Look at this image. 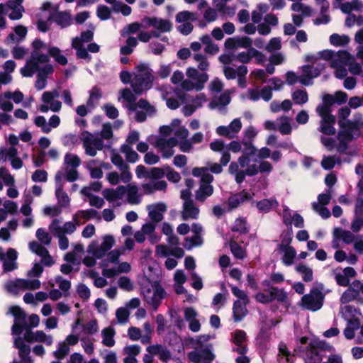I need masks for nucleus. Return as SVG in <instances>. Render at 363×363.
<instances>
[{"mask_svg": "<svg viewBox=\"0 0 363 363\" xmlns=\"http://www.w3.org/2000/svg\"><path fill=\"white\" fill-rule=\"evenodd\" d=\"M33 50L30 57L26 61L21 73L23 77H30L37 73L35 88L41 90L46 86L47 77L53 72V67L49 64V57L44 53L46 45L42 40L35 39L32 43Z\"/></svg>", "mask_w": 363, "mask_h": 363, "instance_id": "1", "label": "nucleus"}, {"mask_svg": "<svg viewBox=\"0 0 363 363\" xmlns=\"http://www.w3.org/2000/svg\"><path fill=\"white\" fill-rule=\"evenodd\" d=\"M320 57L330 62V65L335 69V75L338 79H343L347 74V65L349 67V71L354 75H359L363 77V68L360 63L353 62H350L352 56L350 52L345 50L335 52L330 50H323L319 52Z\"/></svg>", "mask_w": 363, "mask_h": 363, "instance_id": "2", "label": "nucleus"}, {"mask_svg": "<svg viewBox=\"0 0 363 363\" xmlns=\"http://www.w3.org/2000/svg\"><path fill=\"white\" fill-rule=\"evenodd\" d=\"M120 78L123 84L131 82V86L137 94L150 89L153 82L152 70L145 65H140L136 67L133 79L131 74L127 71H122Z\"/></svg>", "mask_w": 363, "mask_h": 363, "instance_id": "3", "label": "nucleus"}, {"mask_svg": "<svg viewBox=\"0 0 363 363\" xmlns=\"http://www.w3.org/2000/svg\"><path fill=\"white\" fill-rule=\"evenodd\" d=\"M362 128H363V115L356 113L353 115L352 119L350 120L346 129L340 130L338 132L337 138L340 144L337 147V151L345 152L347 144L360 136Z\"/></svg>", "mask_w": 363, "mask_h": 363, "instance_id": "4", "label": "nucleus"}, {"mask_svg": "<svg viewBox=\"0 0 363 363\" xmlns=\"http://www.w3.org/2000/svg\"><path fill=\"white\" fill-rule=\"evenodd\" d=\"M121 252L118 250H111L108 253L106 259L100 264L102 268V274L107 278H112L121 273H128L130 271L131 267L128 262L118 263Z\"/></svg>", "mask_w": 363, "mask_h": 363, "instance_id": "5", "label": "nucleus"}, {"mask_svg": "<svg viewBox=\"0 0 363 363\" xmlns=\"http://www.w3.org/2000/svg\"><path fill=\"white\" fill-rule=\"evenodd\" d=\"M94 37V32L91 30L83 31L80 36L75 37L72 40V48L76 50V55L78 58L84 60L86 62H90L91 55L88 51L96 53L99 51V45L95 43L88 45L87 48L84 47V44L91 42Z\"/></svg>", "mask_w": 363, "mask_h": 363, "instance_id": "6", "label": "nucleus"}, {"mask_svg": "<svg viewBox=\"0 0 363 363\" xmlns=\"http://www.w3.org/2000/svg\"><path fill=\"white\" fill-rule=\"evenodd\" d=\"M340 313L347 321L343 334L346 339L352 340L355 336V331L360 327L363 316L359 310L350 305L341 307Z\"/></svg>", "mask_w": 363, "mask_h": 363, "instance_id": "7", "label": "nucleus"}, {"mask_svg": "<svg viewBox=\"0 0 363 363\" xmlns=\"http://www.w3.org/2000/svg\"><path fill=\"white\" fill-rule=\"evenodd\" d=\"M273 169L272 164L268 161H262L259 165L251 164L245 168V170H240L236 162H233L229 166V172L234 175L237 183L240 184L246 176H254L258 172L269 174Z\"/></svg>", "mask_w": 363, "mask_h": 363, "instance_id": "8", "label": "nucleus"}, {"mask_svg": "<svg viewBox=\"0 0 363 363\" xmlns=\"http://www.w3.org/2000/svg\"><path fill=\"white\" fill-rule=\"evenodd\" d=\"M186 75L188 79H184L181 84V87L185 91L202 90L209 78L206 72L199 73L194 67H189L186 71Z\"/></svg>", "mask_w": 363, "mask_h": 363, "instance_id": "9", "label": "nucleus"}, {"mask_svg": "<svg viewBox=\"0 0 363 363\" xmlns=\"http://www.w3.org/2000/svg\"><path fill=\"white\" fill-rule=\"evenodd\" d=\"M142 293L147 303L151 306L154 310L157 309L166 296L164 289L157 281L151 283L150 286L143 287Z\"/></svg>", "mask_w": 363, "mask_h": 363, "instance_id": "10", "label": "nucleus"}, {"mask_svg": "<svg viewBox=\"0 0 363 363\" xmlns=\"http://www.w3.org/2000/svg\"><path fill=\"white\" fill-rule=\"evenodd\" d=\"M167 237V242L169 246L164 245H157L156 247V255L161 257H167L172 255L177 259L182 258L184 255V252L182 248L178 246V238L174 234Z\"/></svg>", "mask_w": 363, "mask_h": 363, "instance_id": "11", "label": "nucleus"}, {"mask_svg": "<svg viewBox=\"0 0 363 363\" xmlns=\"http://www.w3.org/2000/svg\"><path fill=\"white\" fill-rule=\"evenodd\" d=\"M41 286L38 279H16L5 284L6 290L13 294H17L21 291L35 290Z\"/></svg>", "mask_w": 363, "mask_h": 363, "instance_id": "12", "label": "nucleus"}, {"mask_svg": "<svg viewBox=\"0 0 363 363\" xmlns=\"http://www.w3.org/2000/svg\"><path fill=\"white\" fill-rule=\"evenodd\" d=\"M79 138L87 155L94 157L96 155L98 150H101L104 147L103 140L88 131H83Z\"/></svg>", "mask_w": 363, "mask_h": 363, "instance_id": "13", "label": "nucleus"}, {"mask_svg": "<svg viewBox=\"0 0 363 363\" xmlns=\"http://www.w3.org/2000/svg\"><path fill=\"white\" fill-rule=\"evenodd\" d=\"M115 244L114 238L107 235L103 237L102 242L92 241L87 247V252L95 258L101 259Z\"/></svg>", "mask_w": 363, "mask_h": 363, "instance_id": "14", "label": "nucleus"}, {"mask_svg": "<svg viewBox=\"0 0 363 363\" xmlns=\"http://www.w3.org/2000/svg\"><path fill=\"white\" fill-rule=\"evenodd\" d=\"M316 111L322 118L320 131L326 135H334L335 133V128L334 127L335 118L331 114L330 111L326 106H318Z\"/></svg>", "mask_w": 363, "mask_h": 363, "instance_id": "15", "label": "nucleus"}, {"mask_svg": "<svg viewBox=\"0 0 363 363\" xmlns=\"http://www.w3.org/2000/svg\"><path fill=\"white\" fill-rule=\"evenodd\" d=\"M59 96V91L56 89L45 91L41 98L43 104L39 107V110L43 113H47L50 110L58 112L62 107V103L58 100Z\"/></svg>", "mask_w": 363, "mask_h": 363, "instance_id": "16", "label": "nucleus"}, {"mask_svg": "<svg viewBox=\"0 0 363 363\" xmlns=\"http://www.w3.org/2000/svg\"><path fill=\"white\" fill-rule=\"evenodd\" d=\"M178 144L177 138L171 137H157L153 145L157 151L161 153L162 157L169 158L174 154V147Z\"/></svg>", "mask_w": 363, "mask_h": 363, "instance_id": "17", "label": "nucleus"}, {"mask_svg": "<svg viewBox=\"0 0 363 363\" xmlns=\"http://www.w3.org/2000/svg\"><path fill=\"white\" fill-rule=\"evenodd\" d=\"M142 23L144 27H153L155 30L152 32V35L159 37L160 33L169 32L172 28V25L169 20L163 19L157 17L145 18Z\"/></svg>", "mask_w": 363, "mask_h": 363, "instance_id": "18", "label": "nucleus"}, {"mask_svg": "<svg viewBox=\"0 0 363 363\" xmlns=\"http://www.w3.org/2000/svg\"><path fill=\"white\" fill-rule=\"evenodd\" d=\"M121 96L118 100L122 99L125 103V106L128 110H136L138 108L145 109L147 111L150 109V104L144 99H140L138 103L135 102V96L128 89H123L120 91Z\"/></svg>", "mask_w": 363, "mask_h": 363, "instance_id": "19", "label": "nucleus"}, {"mask_svg": "<svg viewBox=\"0 0 363 363\" xmlns=\"http://www.w3.org/2000/svg\"><path fill=\"white\" fill-rule=\"evenodd\" d=\"M301 306L307 310L316 311L323 306L322 294L316 289L304 295L301 298Z\"/></svg>", "mask_w": 363, "mask_h": 363, "instance_id": "20", "label": "nucleus"}, {"mask_svg": "<svg viewBox=\"0 0 363 363\" xmlns=\"http://www.w3.org/2000/svg\"><path fill=\"white\" fill-rule=\"evenodd\" d=\"M9 313L14 317V323L11 328L12 335L19 336L26 326V315L18 306H11L9 309Z\"/></svg>", "mask_w": 363, "mask_h": 363, "instance_id": "21", "label": "nucleus"}, {"mask_svg": "<svg viewBox=\"0 0 363 363\" xmlns=\"http://www.w3.org/2000/svg\"><path fill=\"white\" fill-rule=\"evenodd\" d=\"M18 252L13 248H9L5 253L0 246V262H2L4 272H11L18 268L16 262Z\"/></svg>", "mask_w": 363, "mask_h": 363, "instance_id": "22", "label": "nucleus"}, {"mask_svg": "<svg viewBox=\"0 0 363 363\" xmlns=\"http://www.w3.org/2000/svg\"><path fill=\"white\" fill-rule=\"evenodd\" d=\"M189 359L194 363H201L203 361H211L215 358L212 352V345L203 347H195L194 351L188 354Z\"/></svg>", "mask_w": 363, "mask_h": 363, "instance_id": "23", "label": "nucleus"}, {"mask_svg": "<svg viewBox=\"0 0 363 363\" xmlns=\"http://www.w3.org/2000/svg\"><path fill=\"white\" fill-rule=\"evenodd\" d=\"M325 66L318 64L317 66L304 65L301 67V74L299 76V82L303 85L309 86L313 84V79L319 76Z\"/></svg>", "mask_w": 363, "mask_h": 363, "instance_id": "24", "label": "nucleus"}, {"mask_svg": "<svg viewBox=\"0 0 363 363\" xmlns=\"http://www.w3.org/2000/svg\"><path fill=\"white\" fill-rule=\"evenodd\" d=\"M77 226H79L72 220V221H67L62 225V221L59 219H54L49 225V230L52 234L58 235H70L75 232Z\"/></svg>", "mask_w": 363, "mask_h": 363, "instance_id": "25", "label": "nucleus"}, {"mask_svg": "<svg viewBox=\"0 0 363 363\" xmlns=\"http://www.w3.org/2000/svg\"><path fill=\"white\" fill-rule=\"evenodd\" d=\"M207 101L206 95L203 93H199L195 96L188 97V104H186L182 109L183 114L185 116H191L196 110L202 107V106Z\"/></svg>", "mask_w": 363, "mask_h": 363, "instance_id": "26", "label": "nucleus"}, {"mask_svg": "<svg viewBox=\"0 0 363 363\" xmlns=\"http://www.w3.org/2000/svg\"><path fill=\"white\" fill-rule=\"evenodd\" d=\"M257 135L258 130L253 125H249L243 130L242 145L247 154L256 153L257 148L252 142Z\"/></svg>", "mask_w": 363, "mask_h": 363, "instance_id": "27", "label": "nucleus"}, {"mask_svg": "<svg viewBox=\"0 0 363 363\" xmlns=\"http://www.w3.org/2000/svg\"><path fill=\"white\" fill-rule=\"evenodd\" d=\"M242 127L239 118L233 119L228 125H220L216 128V133L229 139L236 138Z\"/></svg>", "mask_w": 363, "mask_h": 363, "instance_id": "28", "label": "nucleus"}, {"mask_svg": "<svg viewBox=\"0 0 363 363\" xmlns=\"http://www.w3.org/2000/svg\"><path fill=\"white\" fill-rule=\"evenodd\" d=\"M125 186H118L116 189H105L102 191V195L108 201L119 206L125 202Z\"/></svg>", "mask_w": 363, "mask_h": 363, "instance_id": "29", "label": "nucleus"}, {"mask_svg": "<svg viewBox=\"0 0 363 363\" xmlns=\"http://www.w3.org/2000/svg\"><path fill=\"white\" fill-rule=\"evenodd\" d=\"M291 238L284 240L279 245V250L281 253V261L285 266H291L294 263L296 257V251L295 248L289 245Z\"/></svg>", "mask_w": 363, "mask_h": 363, "instance_id": "30", "label": "nucleus"}, {"mask_svg": "<svg viewBox=\"0 0 363 363\" xmlns=\"http://www.w3.org/2000/svg\"><path fill=\"white\" fill-rule=\"evenodd\" d=\"M354 268L347 267L344 269L337 268L333 271V275L339 286H347L350 279L356 276Z\"/></svg>", "mask_w": 363, "mask_h": 363, "instance_id": "31", "label": "nucleus"}, {"mask_svg": "<svg viewBox=\"0 0 363 363\" xmlns=\"http://www.w3.org/2000/svg\"><path fill=\"white\" fill-rule=\"evenodd\" d=\"M14 346L18 350L21 361L14 360L12 363H33V359L29 356L30 352V347L23 343L21 337H17L14 338Z\"/></svg>", "mask_w": 363, "mask_h": 363, "instance_id": "32", "label": "nucleus"}, {"mask_svg": "<svg viewBox=\"0 0 363 363\" xmlns=\"http://www.w3.org/2000/svg\"><path fill=\"white\" fill-rule=\"evenodd\" d=\"M232 340L234 344V351H236L240 354H243L247 352L246 333L243 330H235Z\"/></svg>", "mask_w": 363, "mask_h": 363, "instance_id": "33", "label": "nucleus"}, {"mask_svg": "<svg viewBox=\"0 0 363 363\" xmlns=\"http://www.w3.org/2000/svg\"><path fill=\"white\" fill-rule=\"evenodd\" d=\"M191 231L194 233V235L191 238H186L184 247L186 250H191L194 247L199 246L203 242L201 236L202 227L198 223H194L191 225Z\"/></svg>", "mask_w": 363, "mask_h": 363, "instance_id": "34", "label": "nucleus"}, {"mask_svg": "<svg viewBox=\"0 0 363 363\" xmlns=\"http://www.w3.org/2000/svg\"><path fill=\"white\" fill-rule=\"evenodd\" d=\"M62 174L58 172L55 176L56 189L55 195L58 201V203L61 207H66L69 204V199L66 192L63 191V186L62 184Z\"/></svg>", "mask_w": 363, "mask_h": 363, "instance_id": "35", "label": "nucleus"}, {"mask_svg": "<svg viewBox=\"0 0 363 363\" xmlns=\"http://www.w3.org/2000/svg\"><path fill=\"white\" fill-rule=\"evenodd\" d=\"M148 215L154 222H160L163 219V214L167 211V206L163 202H158L147 207Z\"/></svg>", "mask_w": 363, "mask_h": 363, "instance_id": "36", "label": "nucleus"}, {"mask_svg": "<svg viewBox=\"0 0 363 363\" xmlns=\"http://www.w3.org/2000/svg\"><path fill=\"white\" fill-rule=\"evenodd\" d=\"M184 318L189 323V329L194 333L201 330V324L197 319L198 313L192 307H187L184 311Z\"/></svg>", "mask_w": 363, "mask_h": 363, "instance_id": "37", "label": "nucleus"}, {"mask_svg": "<svg viewBox=\"0 0 363 363\" xmlns=\"http://www.w3.org/2000/svg\"><path fill=\"white\" fill-rule=\"evenodd\" d=\"M167 183L164 180L149 179V182H144L141 185L143 192L150 194L157 191H164Z\"/></svg>", "mask_w": 363, "mask_h": 363, "instance_id": "38", "label": "nucleus"}, {"mask_svg": "<svg viewBox=\"0 0 363 363\" xmlns=\"http://www.w3.org/2000/svg\"><path fill=\"white\" fill-rule=\"evenodd\" d=\"M182 218L186 220L189 219H196L199 215V209L193 201H186L183 203Z\"/></svg>", "mask_w": 363, "mask_h": 363, "instance_id": "39", "label": "nucleus"}, {"mask_svg": "<svg viewBox=\"0 0 363 363\" xmlns=\"http://www.w3.org/2000/svg\"><path fill=\"white\" fill-rule=\"evenodd\" d=\"M126 188L125 202L132 205H136L140 203L141 197L138 194V187L134 184H129Z\"/></svg>", "mask_w": 363, "mask_h": 363, "instance_id": "40", "label": "nucleus"}, {"mask_svg": "<svg viewBox=\"0 0 363 363\" xmlns=\"http://www.w3.org/2000/svg\"><path fill=\"white\" fill-rule=\"evenodd\" d=\"M23 0H11L7 2V8L11 9V12L9 13V17L11 20H18L22 17V13L24 9L22 6Z\"/></svg>", "mask_w": 363, "mask_h": 363, "instance_id": "41", "label": "nucleus"}, {"mask_svg": "<svg viewBox=\"0 0 363 363\" xmlns=\"http://www.w3.org/2000/svg\"><path fill=\"white\" fill-rule=\"evenodd\" d=\"M252 199L250 192L243 190L238 194H233L228 199V204L231 208L238 207L241 203Z\"/></svg>", "mask_w": 363, "mask_h": 363, "instance_id": "42", "label": "nucleus"}, {"mask_svg": "<svg viewBox=\"0 0 363 363\" xmlns=\"http://www.w3.org/2000/svg\"><path fill=\"white\" fill-rule=\"evenodd\" d=\"M230 92L229 91H224L218 98L213 99L209 103V108H223L230 102Z\"/></svg>", "mask_w": 363, "mask_h": 363, "instance_id": "43", "label": "nucleus"}, {"mask_svg": "<svg viewBox=\"0 0 363 363\" xmlns=\"http://www.w3.org/2000/svg\"><path fill=\"white\" fill-rule=\"evenodd\" d=\"M97 212L93 209L80 210L76 212L72 217L73 220L77 225H82L85 220L94 218Z\"/></svg>", "mask_w": 363, "mask_h": 363, "instance_id": "44", "label": "nucleus"}, {"mask_svg": "<svg viewBox=\"0 0 363 363\" xmlns=\"http://www.w3.org/2000/svg\"><path fill=\"white\" fill-rule=\"evenodd\" d=\"M44 53L48 55L50 57H52L54 60L61 65H65L67 64V57L62 54V51L57 47H50L46 45V50H44Z\"/></svg>", "mask_w": 363, "mask_h": 363, "instance_id": "45", "label": "nucleus"}, {"mask_svg": "<svg viewBox=\"0 0 363 363\" xmlns=\"http://www.w3.org/2000/svg\"><path fill=\"white\" fill-rule=\"evenodd\" d=\"M18 221L16 219L10 220L6 227L0 229V239L2 241L8 242L11 240V232H15L18 228Z\"/></svg>", "mask_w": 363, "mask_h": 363, "instance_id": "46", "label": "nucleus"}, {"mask_svg": "<svg viewBox=\"0 0 363 363\" xmlns=\"http://www.w3.org/2000/svg\"><path fill=\"white\" fill-rule=\"evenodd\" d=\"M211 182H201L199 189L196 191V197L198 201H204L206 199L210 196L213 192V188L211 185Z\"/></svg>", "mask_w": 363, "mask_h": 363, "instance_id": "47", "label": "nucleus"}, {"mask_svg": "<svg viewBox=\"0 0 363 363\" xmlns=\"http://www.w3.org/2000/svg\"><path fill=\"white\" fill-rule=\"evenodd\" d=\"M102 162L96 160H91L87 163V169L93 179H100L103 177L101 169Z\"/></svg>", "mask_w": 363, "mask_h": 363, "instance_id": "48", "label": "nucleus"}, {"mask_svg": "<svg viewBox=\"0 0 363 363\" xmlns=\"http://www.w3.org/2000/svg\"><path fill=\"white\" fill-rule=\"evenodd\" d=\"M295 269L301 276L303 281L309 282L313 279V269L308 265L300 263L296 265Z\"/></svg>", "mask_w": 363, "mask_h": 363, "instance_id": "49", "label": "nucleus"}, {"mask_svg": "<svg viewBox=\"0 0 363 363\" xmlns=\"http://www.w3.org/2000/svg\"><path fill=\"white\" fill-rule=\"evenodd\" d=\"M351 41L350 38L346 34L340 35L333 33L329 38L330 43L335 47H344L347 45Z\"/></svg>", "mask_w": 363, "mask_h": 363, "instance_id": "50", "label": "nucleus"}, {"mask_svg": "<svg viewBox=\"0 0 363 363\" xmlns=\"http://www.w3.org/2000/svg\"><path fill=\"white\" fill-rule=\"evenodd\" d=\"M115 334L116 332L113 328L110 326L104 328L101 331L103 345L109 347H113L115 345Z\"/></svg>", "mask_w": 363, "mask_h": 363, "instance_id": "51", "label": "nucleus"}, {"mask_svg": "<svg viewBox=\"0 0 363 363\" xmlns=\"http://www.w3.org/2000/svg\"><path fill=\"white\" fill-rule=\"evenodd\" d=\"M143 274L147 279H153L158 274V266L154 261L147 262L143 264Z\"/></svg>", "mask_w": 363, "mask_h": 363, "instance_id": "52", "label": "nucleus"}, {"mask_svg": "<svg viewBox=\"0 0 363 363\" xmlns=\"http://www.w3.org/2000/svg\"><path fill=\"white\" fill-rule=\"evenodd\" d=\"M247 303H240V301H235L233 304V317L235 321H240L247 313L246 305Z\"/></svg>", "mask_w": 363, "mask_h": 363, "instance_id": "53", "label": "nucleus"}, {"mask_svg": "<svg viewBox=\"0 0 363 363\" xmlns=\"http://www.w3.org/2000/svg\"><path fill=\"white\" fill-rule=\"evenodd\" d=\"M270 291L272 296V301L273 300H277V301L285 305L289 304L288 295L284 289L270 286Z\"/></svg>", "mask_w": 363, "mask_h": 363, "instance_id": "54", "label": "nucleus"}, {"mask_svg": "<svg viewBox=\"0 0 363 363\" xmlns=\"http://www.w3.org/2000/svg\"><path fill=\"white\" fill-rule=\"evenodd\" d=\"M351 113L350 108L345 106L338 111V125L340 130L346 129L350 119L347 118Z\"/></svg>", "mask_w": 363, "mask_h": 363, "instance_id": "55", "label": "nucleus"}, {"mask_svg": "<svg viewBox=\"0 0 363 363\" xmlns=\"http://www.w3.org/2000/svg\"><path fill=\"white\" fill-rule=\"evenodd\" d=\"M290 118L287 116H281L277 119V130L282 135H288L291 132Z\"/></svg>", "mask_w": 363, "mask_h": 363, "instance_id": "56", "label": "nucleus"}, {"mask_svg": "<svg viewBox=\"0 0 363 363\" xmlns=\"http://www.w3.org/2000/svg\"><path fill=\"white\" fill-rule=\"evenodd\" d=\"M253 203H255L258 210L262 212H268L278 205L277 200L274 199H262L257 202L254 201Z\"/></svg>", "mask_w": 363, "mask_h": 363, "instance_id": "57", "label": "nucleus"}, {"mask_svg": "<svg viewBox=\"0 0 363 363\" xmlns=\"http://www.w3.org/2000/svg\"><path fill=\"white\" fill-rule=\"evenodd\" d=\"M55 21L61 28H65L71 25L72 18L69 12H59L55 16Z\"/></svg>", "mask_w": 363, "mask_h": 363, "instance_id": "58", "label": "nucleus"}, {"mask_svg": "<svg viewBox=\"0 0 363 363\" xmlns=\"http://www.w3.org/2000/svg\"><path fill=\"white\" fill-rule=\"evenodd\" d=\"M55 284L58 285L60 290L64 293L67 292L71 287L70 281L60 276H57L54 280L49 281V285L50 287H53Z\"/></svg>", "mask_w": 363, "mask_h": 363, "instance_id": "59", "label": "nucleus"}, {"mask_svg": "<svg viewBox=\"0 0 363 363\" xmlns=\"http://www.w3.org/2000/svg\"><path fill=\"white\" fill-rule=\"evenodd\" d=\"M208 170L206 167H195L192 170V174L194 177H201V182H212L213 177L208 172Z\"/></svg>", "mask_w": 363, "mask_h": 363, "instance_id": "60", "label": "nucleus"}, {"mask_svg": "<svg viewBox=\"0 0 363 363\" xmlns=\"http://www.w3.org/2000/svg\"><path fill=\"white\" fill-rule=\"evenodd\" d=\"M81 345L84 352L91 355L94 352V339L89 336L82 337L80 339Z\"/></svg>", "mask_w": 363, "mask_h": 363, "instance_id": "61", "label": "nucleus"}, {"mask_svg": "<svg viewBox=\"0 0 363 363\" xmlns=\"http://www.w3.org/2000/svg\"><path fill=\"white\" fill-rule=\"evenodd\" d=\"M336 230L340 239L344 243L347 245L352 243L358 237L354 235L355 233L350 230H342L340 228H336Z\"/></svg>", "mask_w": 363, "mask_h": 363, "instance_id": "62", "label": "nucleus"}, {"mask_svg": "<svg viewBox=\"0 0 363 363\" xmlns=\"http://www.w3.org/2000/svg\"><path fill=\"white\" fill-rule=\"evenodd\" d=\"M193 59L197 62L199 70L205 72L208 69L210 65L206 55L201 53H196L193 55Z\"/></svg>", "mask_w": 363, "mask_h": 363, "instance_id": "63", "label": "nucleus"}, {"mask_svg": "<svg viewBox=\"0 0 363 363\" xmlns=\"http://www.w3.org/2000/svg\"><path fill=\"white\" fill-rule=\"evenodd\" d=\"M196 20V13L188 11H180L176 16V21L177 23L193 22Z\"/></svg>", "mask_w": 363, "mask_h": 363, "instance_id": "64", "label": "nucleus"}]
</instances>
